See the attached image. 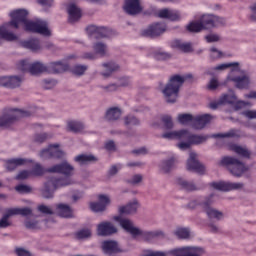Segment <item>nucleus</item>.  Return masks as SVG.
Instances as JSON below:
<instances>
[{
  "instance_id": "412c9836",
  "label": "nucleus",
  "mask_w": 256,
  "mask_h": 256,
  "mask_svg": "<svg viewBox=\"0 0 256 256\" xmlns=\"http://www.w3.org/2000/svg\"><path fill=\"white\" fill-rule=\"evenodd\" d=\"M157 17L160 19H169V21H181V12L164 8L157 12Z\"/></svg>"
},
{
  "instance_id": "4c0bfd02",
  "label": "nucleus",
  "mask_w": 256,
  "mask_h": 256,
  "mask_svg": "<svg viewBox=\"0 0 256 256\" xmlns=\"http://www.w3.org/2000/svg\"><path fill=\"white\" fill-rule=\"evenodd\" d=\"M177 185L182 187L184 191H197L199 189L193 182H189L183 178L177 179Z\"/></svg>"
},
{
  "instance_id": "2f4dec72",
  "label": "nucleus",
  "mask_w": 256,
  "mask_h": 256,
  "mask_svg": "<svg viewBox=\"0 0 256 256\" xmlns=\"http://www.w3.org/2000/svg\"><path fill=\"white\" fill-rule=\"evenodd\" d=\"M185 130H180V131H171V132H166L161 135L162 139H176L177 141H181L183 143V138H184Z\"/></svg>"
},
{
  "instance_id": "a211bd4d",
  "label": "nucleus",
  "mask_w": 256,
  "mask_h": 256,
  "mask_svg": "<svg viewBox=\"0 0 256 256\" xmlns=\"http://www.w3.org/2000/svg\"><path fill=\"white\" fill-rule=\"evenodd\" d=\"M117 233V227L113 223L104 221L97 226V235L100 237H109Z\"/></svg>"
},
{
  "instance_id": "393cba45",
  "label": "nucleus",
  "mask_w": 256,
  "mask_h": 256,
  "mask_svg": "<svg viewBox=\"0 0 256 256\" xmlns=\"http://www.w3.org/2000/svg\"><path fill=\"white\" fill-rule=\"evenodd\" d=\"M211 119H213V117L209 114L196 116L194 117L192 127L193 129H203L205 128V125L211 123Z\"/></svg>"
},
{
  "instance_id": "8fccbe9b",
  "label": "nucleus",
  "mask_w": 256,
  "mask_h": 256,
  "mask_svg": "<svg viewBox=\"0 0 256 256\" xmlns=\"http://www.w3.org/2000/svg\"><path fill=\"white\" fill-rule=\"evenodd\" d=\"M220 103L222 105H233L234 103H237V97L235 95H229V94H224L220 97Z\"/></svg>"
},
{
  "instance_id": "c03bdc74",
  "label": "nucleus",
  "mask_w": 256,
  "mask_h": 256,
  "mask_svg": "<svg viewBox=\"0 0 256 256\" xmlns=\"http://www.w3.org/2000/svg\"><path fill=\"white\" fill-rule=\"evenodd\" d=\"M203 24L200 21H197V22H191L190 24H188L187 26V30L190 32V33H199L201 31H203Z\"/></svg>"
},
{
  "instance_id": "c85d7f7f",
  "label": "nucleus",
  "mask_w": 256,
  "mask_h": 256,
  "mask_svg": "<svg viewBox=\"0 0 256 256\" xmlns=\"http://www.w3.org/2000/svg\"><path fill=\"white\" fill-rule=\"evenodd\" d=\"M137 209H139V203L134 201L125 206H120L119 213L120 215H133L134 213H137Z\"/></svg>"
},
{
  "instance_id": "f3484780",
  "label": "nucleus",
  "mask_w": 256,
  "mask_h": 256,
  "mask_svg": "<svg viewBox=\"0 0 256 256\" xmlns=\"http://www.w3.org/2000/svg\"><path fill=\"white\" fill-rule=\"evenodd\" d=\"M211 187L218 191H237L239 189H243L244 184L241 182H212Z\"/></svg>"
},
{
  "instance_id": "4d7b16f0",
  "label": "nucleus",
  "mask_w": 256,
  "mask_h": 256,
  "mask_svg": "<svg viewBox=\"0 0 256 256\" xmlns=\"http://www.w3.org/2000/svg\"><path fill=\"white\" fill-rule=\"evenodd\" d=\"M75 237L78 240L89 239V237H91V230H89V229L79 230L78 232L75 233Z\"/></svg>"
},
{
  "instance_id": "9d476101",
  "label": "nucleus",
  "mask_w": 256,
  "mask_h": 256,
  "mask_svg": "<svg viewBox=\"0 0 256 256\" xmlns=\"http://www.w3.org/2000/svg\"><path fill=\"white\" fill-rule=\"evenodd\" d=\"M203 253H205L203 248L191 246L176 248L169 251V254L173 256H201Z\"/></svg>"
},
{
  "instance_id": "473e14b6",
  "label": "nucleus",
  "mask_w": 256,
  "mask_h": 256,
  "mask_svg": "<svg viewBox=\"0 0 256 256\" xmlns=\"http://www.w3.org/2000/svg\"><path fill=\"white\" fill-rule=\"evenodd\" d=\"M122 112L118 107H112L106 111V119L107 121H117L121 118Z\"/></svg>"
},
{
  "instance_id": "0eeeda50",
  "label": "nucleus",
  "mask_w": 256,
  "mask_h": 256,
  "mask_svg": "<svg viewBox=\"0 0 256 256\" xmlns=\"http://www.w3.org/2000/svg\"><path fill=\"white\" fill-rule=\"evenodd\" d=\"M209 139V136L203 135H195L191 134L189 131L184 130V138L183 141L177 144L178 149L181 151H186L189 149L191 145H201V143H205Z\"/></svg>"
},
{
  "instance_id": "ddd939ff",
  "label": "nucleus",
  "mask_w": 256,
  "mask_h": 256,
  "mask_svg": "<svg viewBox=\"0 0 256 256\" xmlns=\"http://www.w3.org/2000/svg\"><path fill=\"white\" fill-rule=\"evenodd\" d=\"M86 33L92 39H105V37H111V30L106 27H98L90 25L86 28Z\"/></svg>"
},
{
  "instance_id": "5701e85b",
  "label": "nucleus",
  "mask_w": 256,
  "mask_h": 256,
  "mask_svg": "<svg viewBox=\"0 0 256 256\" xmlns=\"http://www.w3.org/2000/svg\"><path fill=\"white\" fill-rule=\"evenodd\" d=\"M227 81H232L233 83H235V87H237V89L249 88L250 81L247 75L235 76L233 74H230L227 77Z\"/></svg>"
},
{
  "instance_id": "e2e57ef3",
  "label": "nucleus",
  "mask_w": 256,
  "mask_h": 256,
  "mask_svg": "<svg viewBox=\"0 0 256 256\" xmlns=\"http://www.w3.org/2000/svg\"><path fill=\"white\" fill-rule=\"evenodd\" d=\"M38 211L42 213L43 215H53V209H51L49 206H46L44 204H41L38 206Z\"/></svg>"
},
{
  "instance_id": "7c9ffc66",
  "label": "nucleus",
  "mask_w": 256,
  "mask_h": 256,
  "mask_svg": "<svg viewBox=\"0 0 256 256\" xmlns=\"http://www.w3.org/2000/svg\"><path fill=\"white\" fill-rule=\"evenodd\" d=\"M74 161L79 163V165H87V163H95V161H97V157L91 154H80L74 158Z\"/></svg>"
},
{
  "instance_id": "09e8293b",
  "label": "nucleus",
  "mask_w": 256,
  "mask_h": 256,
  "mask_svg": "<svg viewBox=\"0 0 256 256\" xmlns=\"http://www.w3.org/2000/svg\"><path fill=\"white\" fill-rule=\"evenodd\" d=\"M175 167V158H171L170 160L163 161L161 164V169L163 173H169Z\"/></svg>"
},
{
  "instance_id": "69168bd1",
  "label": "nucleus",
  "mask_w": 256,
  "mask_h": 256,
  "mask_svg": "<svg viewBox=\"0 0 256 256\" xmlns=\"http://www.w3.org/2000/svg\"><path fill=\"white\" fill-rule=\"evenodd\" d=\"M18 193H31V188L25 184H20L15 187Z\"/></svg>"
},
{
  "instance_id": "c756f323",
  "label": "nucleus",
  "mask_w": 256,
  "mask_h": 256,
  "mask_svg": "<svg viewBox=\"0 0 256 256\" xmlns=\"http://www.w3.org/2000/svg\"><path fill=\"white\" fill-rule=\"evenodd\" d=\"M56 211L59 217H64L65 219L73 217V210L67 204H57Z\"/></svg>"
},
{
  "instance_id": "5fc2aeb1",
  "label": "nucleus",
  "mask_w": 256,
  "mask_h": 256,
  "mask_svg": "<svg viewBox=\"0 0 256 256\" xmlns=\"http://www.w3.org/2000/svg\"><path fill=\"white\" fill-rule=\"evenodd\" d=\"M212 137H214V139H225V138H232V137H237V133L235 132V130H230L229 132L226 133H218V134H214L212 135Z\"/></svg>"
},
{
  "instance_id": "7ed1b4c3",
  "label": "nucleus",
  "mask_w": 256,
  "mask_h": 256,
  "mask_svg": "<svg viewBox=\"0 0 256 256\" xmlns=\"http://www.w3.org/2000/svg\"><path fill=\"white\" fill-rule=\"evenodd\" d=\"M191 79H193V74H187L183 77L177 74L172 76L166 87L163 89L167 103H175L177 97H179V90L183 86V83Z\"/></svg>"
},
{
  "instance_id": "e433bc0d",
  "label": "nucleus",
  "mask_w": 256,
  "mask_h": 256,
  "mask_svg": "<svg viewBox=\"0 0 256 256\" xmlns=\"http://www.w3.org/2000/svg\"><path fill=\"white\" fill-rule=\"evenodd\" d=\"M172 46L175 47V49H179V51H182L183 53H191V51H193V46L191 43H183L180 40H175L172 43Z\"/></svg>"
},
{
  "instance_id": "72a5a7b5",
  "label": "nucleus",
  "mask_w": 256,
  "mask_h": 256,
  "mask_svg": "<svg viewBox=\"0 0 256 256\" xmlns=\"http://www.w3.org/2000/svg\"><path fill=\"white\" fill-rule=\"evenodd\" d=\"M231 151H234V153L240 157H244V159H249L251 157V151H249V149L237 144L231 146Z\"/></svg>"
},
{
  "instance_id": "58836bf2",
  "label": "nucleus",
  "mask_w": 256,
  "mask_h": 256,
  "mask_svg": "<svg viewBox=\"0 0 256 256\" xmlns=\"http://www.w3.org/2000/svg\"><path fill=\"white\" fill-rule=\"evenodd\" d=\"M0 39H4L5 41H17V35L7 31L5 26H0Z\"/></svg>"
},
{
  "instance_id": "0e129e2a",
  "label": "nucleus",
  "mask_w": 256,
  "mask_h": 256,
  "mask_svg": "<svg viewBox=\"0 0 256 256\" xmlns=\"http://www.w3.org/2000/svg\"><path fill=\"white\" fill-rule=\"evenodd\" d=\"M31 177V171L23 170L18 173L16 176L17 181H23L25 179H29Z\"/></svg>"
},
{
  "instance_id": "6e6d98bb",
  "label": "nucleus",
  "mask_w": 256,
  "mask_h": 256,
  "mask_svg": "<svg viewBox=\"0 0 256 256\" xmlns=\"http://www.w3.org/2000/svg\"><path fill=\"white\" fill-rule=\"evenodd\" d=\"M48 139H51V135L47 133H37L34 135V143H45Z\"/></svg>"
},
{
  "instance_id": "4468645a",
  "label": "nucleus",
  "mask_w": 256,
  "mask_h": 256,
  "mask_svg": "<svg viewBox=\"0 0 256 256\" xmlns=\"http://www.w3.org/2000/svg\"><path fill=\"white\" fill-rule=\"evenodd\" d=\"M204 29H213V27H219V25H225V19L219 18L213 14H205L200 19Z\"/></svg>"
},
{
  "instance_id": "3c124183",
  "label": "nucleus",
  "mask_w": 256,
  "mask_h": 256,
  "mask_svg": "<svg viewBox=\"0 0 256 256\" xmlns=\"http://www.w3.org/2000/svg\"><path fill=\"white\" fill-rule=\"evenodd\" d=\"M174 235H176V237H178V239H189L191 232L187 228H177L174 231Z\"/></svg>"
},
{
  "instance_id": "603ef678",
  "label": "nucleus",
  "mask_w": 256,
  "mask_h": 256,
  "mask_svg": "<svg viewBox=\"0 0 256 256\" xmlns=\"http://www.w3.org/2000/svg\"><path fill=\"white\" fill-rule=\"evenodd\" d=\"M178 121L181 125H187L189 123H192L193 125L194 117L191 114H179Z\"/></svg>"
},
{
  "instance_id": "1a4fd4ad",
  "label": "nucleus",
  "mask_w": 256,
  "mask_h": 256,
  "mask_svg": "<svg viewBox=\"0 0 256 256\" xmlns=\"http://www.w3.org/2000/svg\"><path fill=\"white\" fill-rule=\"evenodd\" d=\"M211 205H213V194L205 198L204 202H202V207L208 219H215L216 221H221V219H223V212L211 208Z\"/></svg>"
},
{
  "instance_id": "de8ad7c7",
  "label": "nucleus",
  "mask_w": 256,
  "mask_h": 256,
  "mask_svg": "<svg viewBox=\"0 0 256 256\" xmlns=\"http://www.w3.org/2000/svg\"><path fill=\"white\" fill-rule=\"evenodd\" d=\"M45 173L49 172L47 171V169L43 168V166H41V164L39 163L35 164L32 170L30 171V174L34 175L35 177H41V175Z\"/></svg>"
},
{
  "instance_id": "13d9d810",
  "label": "nucleus",
  "mask_w": 256,
  "mask_h": 256,
  "mask_svg": "<svg viewBox=\"0 0 256 256\" xmlns=\"http://www.w3.org/2000/svg\"><path fill=\"white\" fill-rule=\"evenodd\" d=\"M154 59L157 61H167V59H171V54L163 51H158L154 53Z\"/></svg>"
},
{
  "instance_id": "6ab92c4d",
  "label": "nucleus",
  "mask_w": 256,
  "mask_h": 256,
  "mask_svg": "<svg viewBox=\"0 0 256 256\" xmlns=\"http://www.w3.org/2000/svg\"><path fill=\"white\" fill-rule=\"evenodd\" d=\"M23 78L19 76H2L0 77V86L8 89H15L21 87Z\"/></svg>"
},
{
  "instance_id": "6e6552de",
  "label": "nucleus",
  "mask_w": 256,
  "mask_h": 256,
  "mask_svg": "<svg viewBox=\"0 0 256 256\" xmlns=\"http://www.w3.org/2000/svg\"><path fill=\"white\" fill-rule=\"evenodd\" d=\"M18 68L21 71H29L31 75H39V73H47V66L40 62L29 64L27 60H21L18 63Z\"/></svg>"
},
{
  "instance_id": "f704fd0d",
  "label": "nucleus",
  "mask_w": 256,
  "mask_h": 256,
  "mask_svg": "<svg viewBox=\"0 0 256 256\" xmlns=\"http://www.w3.org/2000/svg\"><path fill=\"white\" fill-rule=\"evenodd\" d=\"M231 151H234V153L240 157H244V159H249L251 157V151H249V149L237 144L231 146Z\"/></svg>"
},
{
  "instance_id": "49530a36",
  "label": "nucleus",
  "mask_w": 256,
  "mask_h": 256,
  "mask_svg": "<svg viewBox=\"0 0 256 256\" xmlns=\"http://www.w3.org/2000/svg\"><path fill=\"white\" fill-rule=\"evenodd\" d=\"M229 67H233L232 71H239V62L220 64L214 68V71H225Z\"/></svg>"
},
{
  "instance_id": "b1692460",
  "label": "nucleus",
  "mask_w": 256,
  "mask_h": 256,
  "mask_svg": "<svg viewBox=\"0 0 256 256\" xmlns=\"http://www.w3.org/2000/svg\"><path fill=\"white\" fill-rule=\"evenodd\" d=\"M102 249L106 255L113 256L116 253H121V248L116 241L108 240L102 243Z\"/></svg>"
},
{
  "instance_id": "4be33fe9",
  "label": "nucleus",
  "mask_w": 256,
  "mask_h": 256,
  "mask_svg": "<svg viewBox=\"0 0 256 256\" xmlns=\"http://www.w3.org/2000/svg\"><path fill=\"white\" fill-rule=\"evenodd\" d=\"M95 53H85L84 59H97V55L100 57H105L107 55V45L102 42H97L93 45Z\"/></svg>"
},
{
  "instance_id": "774afa93",
  "label": "nucleus",
  "mask_w": 256,
  "mask_h": 256,
  "mask_svg": "<svg viewBox=\"0 0 256 256\" xmlns=\"http://www.w3.org/2000/svg\"><path fill=\"white\" fill-rule=\"evenodd\" d=\"M247 119H256V110H246L242 113Z\"/></svg>"
},
{
  "instance_id": "ea45409f",
  "label": "nucleus",
  "mask_w": 256,
  "mask_h": 256,
  "mask_svg": "<svg viewBox=\"0 0 256 256\" xmlns=\"http://www.w3.org/2000/svg\"><path fill=\"white\" fill-rule=\"evenodd\" d=\"M67 127L68 131H71L72 133H81V131L85 129V125L79 121H69Z\"/></svg>"
},
{
  "instance_id": "338daca9",
  "label": "nucleus",
  "mask_w": 256,
  "mask_h": 256,
  "mask_svg": "<svg viewBox=\"0 0 256 256\" xmlns=\"http://www.w3.org/2000/svg\"><path fill=\"white\" fill-rule=\"evenodd\" d=\"M207 43H217L221 38L217 34H209L205 37Z\"/></svg>"
},
{
  "instance_id": "bb28decb",
  "label": "nucleus",
  "mask_w": 256,
  "mask_h": 256,
  "mask_svg": "<svg viewBox=\"0 0 256 256\" xmlns=\"http://www.w3.org/2000/svg\"><path fill=\"white\" fill-rule=\"evenodd\" d=\"M46 68L47 73H65L69 69V65L63 62H52Z\"/></svg>"
},
{
  "instance_id": "bf43d9fd",
  "label": "nucleus",
  "mask_w": 256,
  "mask_h": 256,
  "mask_svg": "<svg viewBox=\"0 0 256 256\" xmlns=\"http://www.w3.org/2000/svg\"><path fill=\"white\" fill-rule=\"evenodd\" d=\"M161 121L164 124L165 129H171L173 127V118L169 115H163Z\"/></svg>"
},
{
  "instance_id": "aec40b11",
  "label": "nucleus",
  "mask_w": 256,
  "mask_h": 256,
  "mask_svg": "<svg viewBox=\"0 0 256 256\" xmlns=\"http://www.w3.org/2000/svg\"><path fill=\"white\" fill-rule=\"evenodd\" d=\"M98 202H91L90 203V209L91 211H94V213H101L107 209V205L111 203V200L109 199V196H105L103 194H100L98 196Z\"/></svg>"
},
{
  "instance_id": "2eb2a0df",
  "label": "nucleus",
  "mask_w": 256,
  "mask_h": 256,
  "mask_svg": "<svg viewBox=\"0 0 256 256\" xmlns=\"http://www.w3.org/2000/svg\"><path fill=\"white\" fill-rule=\"evenodd\" d=\"M123 9L127 15H139L143 11L141 0H125Z\"/></svg>"
},
{
  "instance_id": "9b49d317",
  "label": "nucleus",
  "mask_w": 256,
  "mask_h": 256,
  "mask_svg": "<svg viewBox=\"0 0 256 256\" xmlns=\"http://www.w3.org/2000/svg\"><path fill=\"white\" fill-rule=\"evenodd\" d=\"M166 31L167 25L165 23L156 22L142 31V37H159V35H163Z\"/></svg>"
},
{
  "instance_id": "f8f14e48",
  "label": "nucleus",
  "mask_w": 256,
  "mask_h": 256,
  "mask_svg": "<svg viewBox=\"0 0 256 256\" xmlns=\"http://www.w3.org/2000/svg\"><path fill=\"white\" fill-rule=\"evenodd\" d=\"M74 171L75 168L73 167V165L69 164V162L67 161L47 168L48 173H60V175H65V177H71Z\"/></svg>"
},
{
  "instance_id": "79ce46f5",
  "label": "nucleus",
  "mask_w": 256,
  "mask_h": 256,
  "mask_svg": "<svg viewBox=\"0 0 256 256\" xmlns=\"http://www.w3.org/2000/svg\"><path fill=\"white\" fill-rule=\"evenodd\" d=\"M103 67H105L106 72L102 73L103 77H111V74L114 71H119V65L109 62V63H104Z\"/></svg>"
},
{
  "instance_id": "052dcab7",
  "label": "nucleus",
  "mask_w": 256,
  "mask_h": 256,
  "mask_svg": "<svg viewBox=\"0 0 256 256\" xmlns=\"http://www.w3.org/2000/svg\"><path fill=\"white\" fill-rule=\"evenodd\" d=\"M127 85H129V83H124V84H110L108 86H104L103 89L104 91H106L107 93H111L113 91H117V89H119V87H127Z\"/></svg>"
},
{
  "instance_id": "680f3d73",
  "label": "nucleus",
  "mask_w": 256,
  "mask_h": 256,
  "mask_svg": "<svg viewBox=\"0 0 256 256\" xmlns=\"http://www.w3.org/2000/svg\"><path fill=\"white\" fill-rule=\"evenodd\" d=\"M125 125H139V119L137 117L128 115L124 118Z\"/></svg>"
},
{
  "instance_id": "39448f33",
  "label": "nucleus",
  "mask_w": 256,
  "mask_h": 256,
  "mask_svg": "<svg viewBox=\"0 0 256 256\" xmlns=\"http://www.w3.org/2000/svg\"><path fill=\"white\" fill-rule=\"evenodd\" d=\"M73 181L71 178H50L44 185L42 190V196L44 199H51L53 197V191L59 189V187H67L72 185Z\"/></svg>"
},
{
  "instance_id": "423d86ee",
  "label": "nucleus",
  "mask_w": 256,
  "mask_h": 256,
  "mask_svg": "<svg viewBox=\"0 0 256 256\" xmlns=\"http://www.w3.org/2000/svg\"><path fill=\"white\" fill-rule=\"evenodd\" d=\"M220 164L227 167V169L234 177H241V175H243V173L249 169L239 159L230 156L222 158Z\"/></svg>"
},
{
  "instance_id": "20e7f679",
  "label": "nucleus",
  "mask_w": 256,
  "mask_h": 256,
  "mask_svg": "<svg viewBox=\"0 0 256 256\" xmlns=\"http://www.w3.org/2000/svg\"><path fill=\"white\" fill-rule=\"evenodd\" d=\"M22 117H31V112L21 109L6 108L3 116L0 117V127H10L17 119Z\"/></svg>"
},
{
  "instance_id": "c9c22d12",
  "label": "nucleus",
  "mask_w": 256,
  "mask_h": 256,
  "mask_svg": "<svg viewBox=\"0 0 256 256\" xmlns=\"http://www.w3.org/2000/svg\"><path fill=\"white\" fill-rule=\"evenodd\" d=\"M24 49H30V51H39L41 49V43L38 39H31L21 43Z\"/></svg>"
},
{
  "instance_id": "864d4df0",
  "label": "nucleus",
  "mask_w": 256,
  "mask_h": 256,
  "mask_svg": "<svg viewBox=\"0 0 256 256\" xmlns=\"http://www.w3.org/2000/svg\"><path fill=\"white\" fill-rule=\"evenodd\" d=\"M88 67L86 65H75L72 69L71 72L73 75H77L78 77H81V75L85 74V71H87Z\"/></svg>"
},
{
  "instance_id": "a18cd8bd",
  "label": "nucleus",
  "mask_w": 256,
  "mask_h": 256,
  "mask_svg": "<svg viewBox=\"0 0 256 256\" xmlns=\"http://www.w3.org/2000/svg\"><path fill=\"white\" fill-rule=\"evenodd\" d=\"M12 215H22V217H27L33 213L31 208H10Z\"/></svg>"
},
{
  "instance_id": "dca6fc26",
  "label": "nucleus",
  "mask_w": 256,
  "mask_h": 256,
  "mask_svg": "<svg viewBox=\"0 0 256 256\" xmlns=\"http://www.w3.org/2000/svg\"><path fill=\"white\" fill-rule=\"evenodd\" d=\"M187 170L193 171L194 173H199L200 175L205 173V166L199 163V160H197V154L195 152L190 153L187 161Z\"/></svg>"
},
{
  "instance_id": "37998d69",
  "label": "nucleus",
  "mask_w": 256,
  "mask_h": 256,
  "mask_svg": "<svg viewBox=\"0 0 256 256\" xmlns=\"http://www.w3.org/2000/svg\"><path fill=\"white\" fill-rule=\"evenodd\" d=\"M9 217H13L11 209H8L0 219V229H7V227H11V222H9Z\"/></svg>"
},
{
  "instance_id": "f03ea898",
  "label": "nucleus",
  "mask_w": 256,
  "mask_h": 256,
  "mask_svg": "<svg viewBox=\"0 0 256 256\" xmlns=\"http://www.w3.org/2000/svg\"><path fill=\"white\" fill-rule=\"evenodd\" d=\"M114 221H117L119 223L120 227L124 229L127 233H130L132 237H142L145 241H151L155 239L156 237H165V234H163V231L156 230V231H143L133 224V221L127 218H123L121 216H114Z\"/></svg>"
},
{
  "instance_id": "cd10ccee",
  "label": "nucleus",
  "mask_w": 256,
  "mask_h": 256,
  "mask_svg": "<svg viewBox=\"0 0 256 256\" xmlns=\"http://www.w3.org/2000/svg\"><path fill=\"white\" fill-rule=\"evenodd\" d=\"M69 23H76L81 19V8L77 7L75 4H70L68 6Z\"/></svg>"
},
{
  "instance_id": "a19ab883",
  "label": "nucleus",
  "mask_w": 256,
  "mask_h": 256,
  "mask_svg": "<svg viewBox=\"0 0 256 256\" xmlns=\"http://www.w3.org/2000/svg\"><path fill=\"white\" fill-rule=\"evenodd\" d=\"M50 157L55 159H61L65 153L59 149V144H53L48 146Z\"/></svg>"
},
{
  "instance_id": "a878e982",
  "label": "nucleus",
  "mask_w": 256,
  "mask_h": 256,
  "mask_svg": "<svg viewBox=\"0 0 256 256\" xmlns=\"http://www.w3.org/2000/svg\"><path fill=\"white\" fill-rule=\"evenodd\" d=\"M29 163L28 159L25 158H13L6 161V169L7 171H15L17 167H21L23 165H27Z\"/></svg>"
},
{
  "instance_id": "f257e3e1",
  "label": "nucleus",
  "mask_w": 256,
  "mask_h": 256,
  "mask_svg": "<svg viewBox=\"0 0 256 256\" xmlns=\"http://www.w3.org/2000/svg\"><path fill=\"white\" fill-rule=\"evenodd\" d=\"M11 21L9 25L14 29H19L21 25L24 27L28 33H37L38 35H43L44 37H50L51 30L45 20L36 19L29 20V12L25 9L14 10L10 13Z\"/></svg>"
}]
</instances>
